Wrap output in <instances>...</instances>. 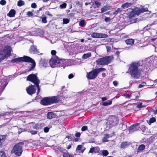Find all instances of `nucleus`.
<instances>
[{"instance_id": "ea45409f", "label": "nucleus", "mask_w": 157, "mask_h": 157, "mask_svg": "<svg viewBox=\"0 0 157 157\" xmlns=\"http://www.w3.org/2000/svg\"><path fill=\"white\" fill-rule=\"evenodd\" d=\"M100 151V149L99 147H94V153H98Z\"/></svg>"}, {"instance_id": "a878e982", "label": "nucleus", "mask_w": 157, "mask_h": 157, "mask_svg": "<svg viewBox=\"0 0 157 157\" xmlns=\"http://www.w3.org/2000/svg\"><path fill=\"white\" fill-rule=\"evenodd\" d=\"M25 4V2L24 1L20 0H19L17 2V6H19L21 7Z\"/></svg>"}, {"instance_id": "de8ad7c7", "label": "nucleus", "mask_w": 157, "mask_h": 157, "mask_svg": "<svg viewBox=\"0 0 157 157\" xmlns=\"http://www.w3.org/2000/svg\"><path fill=\"white\" fill-rule=\"evenodd\" d=\"M31 6L32 8H35L36 7V4L35 3H33L31 4Z\"/></svg>"}, {"instance_id": "a211bd4d", "label": "nucleus", "mask_w": 157, "mask_h": 157, "mask_svg": "<svg viewBox=\"0 0 157 157\" xmlns=\"http://www.w3.org/2000/svg\"><path fill=\"white\" fill-rule=\"evenodd\" d=\"M110 6L108 5H105L101 9V12L103 13L110 9Z\"/></svg>"}, {"instance_id": "1a4fd4ad", "label": "nucleus", "mask_w": 157, "mask_h": 157, "mask_svg": "<svg viewBox=\"0 0 157 157\" xmlns=\"http://www.w3.org/2000/svg\"><path fill=\"white\" fill-rule=\"evenodd\" d=\"M98 75L97 70L95 69L89 72L87 74V76L88 78L92 79L95 78Z\"/></svg>"}, {"instance_id": "4468645a", "label": "nucleus", "mask_w": 157, "mask_h": 157, "mask_svg": "<svg viewBox=\"0 0 157 157\" xmlns=\"http://www.w3.org/2000/svg\"><path fill=\"white\" fill-rule=\"evenodd\" d=\"M145 64L147 67H151L153 66V59L150 58H148L145 60Z\"/></svg>"}, {"instance_id": "5701e85b", "label": "nucleus", "mask_w": 157, "mask_h": 157, "mask_svg": "<svg viewBox=\"0 0 157 157\" xmlns=\"http://www.w3.org/2000/svg\"><path fill=\"white\" fill-rule=\"evenodd\" d=\"M145 147V146L144 144H141L138 147L137 150V152H139L141 151H142L143 150H144Z\"/></svg>"}, {"instance_id": "2f4dec72", "label": "nucleus", "mask_w": 157, "mask_h": 157, "mask_svg": "<svg viewBox=\"0 0 157 157\" xmlns=\"http://www.w3.org/2000/svg\"><path fill=\"white\" fill-rule=\"evenodd\" d=\"M112 103V101H110L109 102H104L102 103V105L103 106H107L110 105Z\"/></svg>"}, {"instance_id": "a18cd8bd", "label": "nucleus", "mask_w": 157, "mask_h": 157, "mask_svg": "<svg viewBox=\"0 0 157 157\" xmlns=\"http://www.w3.org/2000/svg\"><path fill=\"white\" fill-rule=\"evenodd\" d=\"M144 107V106L142 105V103L139 104L137 105V107L138 108H140Z\"/></svg>"}, {"instance_id": "c03bdc74", "label": "nucleus", "mask_w": 157, "mask_h": 157, "mask_svg": "<svg viewBox=\"0 0 157 157\" xmlns=\"http://www.w3.org/2000/svg\"><path fill=\"white\" fill-rule=\"evenodd\" d=\"M87 129V127L86 126H83L81 128V130L82 131H85Z\"/></svg>"}, {"instance_id": "338daca9", "label": "nucleus", "mask_w": 157, "mask_h": 157, "mask_svg": "<svg viewBox=\"0 0 157 157\" xmlns=\"http://www.w3.org/2000/svg\"><path fill=\"white\" fill-rule=\"evenodd\" d=\"M105 73H102V76H103L104 77V76H105Z\"/></svg>"}, {"instance_id": "0e129e2a", "label": "nucleus", "mask_w": 157, "mask_h": 157, "mask_svg": "<svg viewBox=\"0 0 157 157\" xmlns=\"http://www.w3.org/2000/svg\"><path fill=\"white\" fill-rule=\"evenodd\" d=\"M105 136L108 139V138H109V135L108 134H106L105 135Z\"/></svg>"}, {"instance_id": "cd10ccee", "label": "nucleus", "mask_w": 157, "mask_h": 157, "mask_svg": "<svg viewBox=\"0 0 157 157\" xmlns=\"http://www.w3.org/2000/svg\"><path fill=\"white\" fill-rule=\"evenodd\" d=\"M85 21L84 20H82L80 21L79 25L81 27H84L85 25Z\"/></svg>"}, {"instance_id": "6e6d98bb", "label": "nucleus", "mask_w": 157, "mask_h": 157, "mask_svg": "<svg viewBox=\"0 0 157 157\" xmlns=\"http://www.w3.org/2000/svg\"><path fill=\"white\" fill-rule=\"evenodd\" d=\"M74 77V75L72 74H71L69 75L68 78L69 79H71L72 78Z\"/></svg>"}, {"instance_id": "9b49d317", "label": "nucleus", "mask_w": 157, "mask_h": 157, "mask_svg": "<svg viewBox=\"0 0 157 157\" xmlns=\"http://www.w3.org/2000/svg\"><path fill=\"white\" fill-rule=\"evenodd\" d=\"M108 36L107 35L104 33H94L91 34V37L96 38H105Z\"/></svg>"}, {"instance_id": "13d9d810", "label": "nucleus", "mask_w": 157, "mask_h": 157, "mask_svg": "<svg viewBox=\"0 0 157 157\" xmlns=\"http://www.w3.org/2000/svg\"><path fill=\"white\" fill-rule=\"evenodd\" d=\"M80 133L79 132H77L75 134V136L76 137H78L80 136Z\"/></svg>"}, {"instance_id": "412c9836", "label": "nucleus", "mask_w": 157, "mask_h": 157, "mask_svg": "<svg viewBox=\"0 0 157 157\" xmlns=\"http://www.w3.org/2000/svg\"><path fill=\"white\" fill-rule=\"evenodd\" d=\"M132 4L130 3L126 2L122 5L121 7L124 9L128 8L131 6Z\"/></svg>"}, {"instance_id": "f8f14e48", "label": "nucleus", "mask_w": 157, "mask_h": 157, "mask_svg": "<svg viewBox=\"0 0 157 157\" xmlns=\"http://www.w3.org/2000/svg\"><path fill=\"white\" fill-rule=\"evenodd\" d=\"M26 90L29 94L32 95L35 93L36 90V88L35 86L31 85L29 86L28 88H27Z\"/></svg>"}, {"instance_id": "9d476101", "label": "nucleus", "mask_w": 157, "mask_h": 157, "mask_svg": "<svg viewBox=\"0 0 157 157\" xmlns=\"http://www.w3.org/2000/svg\"><path fill=\"white\" fill-rule=\"evenodd\" d=\"M148 10L147 8H144L143 7L141 9H139L138 8H136L134 10H132V12L135 14L137 15H139L141 13H143L144 12L147 11Z\"/></svg>"}, {"instance_id": "2eb2a0df", "label": "nucleus", "mask_w": 157, "mask_h": 157, "mask_svg": "<svg viewBox=\"0 0 157 157\" xmlns=\"http://www.w3.org/2000/svg\"><path fill=\"white\" fill-rule=\"evenodd\" d=\"M30 51L33 52V53L39 54L40 52L36 49V46H31L30 49Z\"/></svg>"}, {"instance_id": "603ef678", "label": "nucleus", "mask_w": 157, "mask_h": 157, "mask_svg": "<svg viewBox=\"0 0 157 157\" xmlns=\"http://www.w3.org/2000/svg\"><path fill=\"white\" fill-rule=\"evenodd\" d=\"M56 51L54 50H52L51 52V54L52 55H55L56 54Z\"/></svg>"}, {"instance_id": "4c0bfd02", "label": "nucleus", "mask_w": 157, "mask_h": 157, "mask_svg": "<svg viewBox=\"0 0 157 157\" xmlns=\"http://www.w3.org/2000/svg\"><path fill=\"white\" fill-rule=\"evenodd\" d=\"M6 137V135H0V141L4 140Z\"/></svg>"}, {"instance_id": "37998d69", "label": "nucleus", "mask_w": 157, "mask_h": 157, "mask_svg": "<svg viewBox=\"0 0 157 157\" xmlns=\"http://www.w3.org/2000/svg\"><path fill=\"white\" fill-rule=\"evenodd\" d=\"M93 152L94 153V147H92L90 149L89 153H92Z\"/></svg>"}, {"instance_id": "b1692460", "label": "nucleus", "mask_w": 157, "mask_h": 157, "mask_svg": "<svg viewBox=\"0 0 157 157\" xmlns=\"http://www.w3.org/2000/svg\"><path fill=\"white\" fill-rule=\"evenodd\" d=\"M63 157H74L73 155L70 154L68 152H64L63 153Z\"/></svg>"}, {"instance_id": "39448f33", "label": "nucleus", "mask_w": 157, "mask_h": 157, "mask_svg": "<svg viewBox=\"0 0 157 157\" xmlns=\"http://www.w3.org/2000/svg\"><path fill=\"white\" fill-rule=\"evenodd\" d=\"M11 50L10 47H5L0 51V62L10 56Z\"/></svg>"}, {"instance_id": "72a5a7b5", "label": "nucleus", "mask_w": 157, "mask_h": 157, "mask_svg": "<svg viewBox=\"0 0 157 157\" xmlns=\"http://www.w3.org/2000/svg\"><path fill=\"white\" fill-rule=\"evenodd\" d=\"M67 6V4L66 3H63L62 4L60 5L59 6V7L60 8H66Z\"/></svg>"}, {"instance_id": "7c9ffc66", "label": "nucleus", "mask_w": 157, "mask_h": 157, "mask_svg": "<svg viewBox=\"0 0 157 157\" xmlns=\"http://www.w3.org/2000/svg\"><path fill=\"white\" fill-rule=\"evenodd\" d=\"M102 154L103 155L105 156H106L108 154L109 152L108 151L106 150H103L102 151Z\"/></svg>"}, {"instance_id": "423d86ee", "label": "nucleus", "mask_w": 157, "mask_h": 157, "mask_svg": "<svg viewBox=\"0 0 157 157\" xmlns=\"http://www.w3.org/2000/svg\"><path fill=\"white\" fill-rule=\"evenodd\" d=\"M27 80L32 82L36 85L38 89L37 93H38L40 90L39 86L38 84L40 83V81L36 76L35 74H30L27 77Z\"/></svg>"}, {"instance_id": "bb28decb", "label": "nucleus", "mask_w": 157, "mask_h": 157, "mask_svg": "<svg viewBox=\"0 0 157 157\" xmlns=\"http://www.w3.org/2000/svg\"><path fill=\"white\" fill-rule=\"evenodd\" d=\"M155 121V119L154 117H152L150 119L149 122L147 121V122L150 125L151 123H154Z\"/></svg>"}, {"instance_id": "8fccbe9b", "label": "nucleus", "mask_w": 157, "mask_h": 157, "mask_svg": "<svg viewBox=\"0 0 157 157\" xmlns=\"http://www.w3.org/2000/svg\"><path fill=\"white\" fill-rule=\"evenodd\" d=\"M105 21L106 22H109L110 21V19L109 17H106L105 19Z\"/></svg>"}, {"instance_id": "052dcab7", "label": "nucleus", "mask_w": 157, "mask_h": 157, "mask_svg": "<svg viewBox=\"0 0 157 157\" xmlns=\"http://www.w3.org/2000/svg\"><path fill=\"white\" fill-rule=\"evenodd\" d=\"M107 98L105 97H102L101 98V100L103 101H105L107 100Z\"/></svg>"}, {"instance_id": "69168bd1", "label": "nucleus", "mask_w": 157, "mask_h": 157, "mask_svg": "<svg viewBox=\"0 0 157 157\" xmlns=\"http://www.w3.org/2000/svg\"><path fill=\"white\" fill-rule=\"evenodd\" d=\"M142 85L143 86H145V85H146V83L144 82H143L142 83Z\"/></svg>"}, {"instance_id": "5fc2aeb1", "label": "nucleus", "mask_w": 157, "mask_h": 157, "mask_svg": "<svg viewBox=\"0 0 157 157\" xmlns=\"http://www.w3.org/2000/svg\"><path fill=\"white\" fill-rule=\"evenodd\" d=\"M107 139V138L105 136L103 139V142H106L108 141Z\"/></svg>"}, {"instance_id": "c85d7f7f", "label": "nucleus", "mask_w": 157, "mask_h": 157, "mask_svg": "<svg viewBox=\"0 0 157 157\" xmlns=\"http://www.w3.org/2000/svg\"><path fill=\"white\" fill-rule=\"evenodd\" d=\"M96 69L97 70V71L98 74L100 72L103 71L105 70V69L102 67Z\"/></svg>"}, {"instance_id": "aec40b11", "label": "nucleus", "mask_w": 157, "mask_h": 157, "mask_svg": "<svg viewBox=\"0 0 157 157\" xmlns=\"http://www.w3.org/2000/svg\"><path fill=\"white\" fill-rule=\"evenodd\" d=\"M15 14V11L14 10H10L9 13L8 14V15L10 17H13Z\"/></svg>"}, {"instance_id": "dca6fc26", "label": "nucleus", "mask_w": 157, "mask_h": 157, "mask_svg": "<svg viewBox=\"0 0 157 157\" xmlns=\"http://www.w3.org/2000/svg\"><path fill=\"white\" fill-rule=\"evenodd\" d=\"M56 116L55 114L52 112H49L47 114V117L49 119L55 117Z\"/></svg>"}, {"instance_id": "680f3d73", "label": "nucleus", "mask_w": 157, "mask_h": 157, "mask_svg": "<svg viewBox=\"0 0 157 157\" xmlns=\"http://www.w3.org/2000/svg\"><path fill=\"white\" fill-rule=\"evenodd\" d=\"M71 144H69L67 147V149H70L71 148Z\"/></svg>"}, {"instance_id": "0eeeda50", "label": "nucleus", "mask_w": 157, "mask_h": 157, "mask_svg": "<svg viewBox=\"0 0 157 157\" xmlns=\"http://www.w3.org/2000/svg\"><path fill=\"white\" fill-rule=\"evenodd\" d=\"M110 57L106 56L101 58L96 61L97 64L100 65H106L108 64L110 62Z\"/></svg>"}, {"instance_id": "ddd939ff", "label": "nucleus", "mask_w": 157, "mask_h": 157, "mask_svg": "<svg viewBox=\"0 0 157 157\" xmlns=\"http://www.w3.org/2000/svg\"><path fill=\"white\" fill-rule=\"evenodd\" d=\"M139 123H136L130 126L129 129V131L130 133L134 131L137 130L139 129L138 126Z\"/></svg>"}, {"instance_id": "f257e3e1", "label": "nucleus", "mask_w": 157, "mask_h": 157, "mask_svg": "<svg viewBox=\"0 0 157 157\" xmlns=\"http://www.w3.org/2000/svg\"><path fill=\"white\" fill-rule=\"evenodd\" d=\"M140 64L137 63H134L131 64L129 67L128 72L131 75L135 78H138L140 76V70L139 69Z\"/></svg>"}, {"instance_id": "58836bf2", "label": "nucleus", "mask_w": 157, "mask_h": 157, "mask_svg": "<svg viewBox=\"0 0 157 157\" xmlns=\"http://www.w3.org/2000/svg\"><path fill=\"white\" fill-rule=\"evenodd\" d=\"M6 3V1L5 0H1L0 1V4L4 6Z\"/></svg>"}, {"instance_id": "a19ab883", "label": "nucleus", "mask_w": 157, "mask_h": 157, "mask_svg": "<svg viewBox=\"0 0 157 157\" xmlns=\"http://www.w3.org/2000/svg\"><path fill=\"white\" fill-rule=\"evenodd\" d=\"M32 135H35L37 133V131H34V130H31L29 132Z\"/></svg>"}, {"instance_id": "e433bc0d", "label": "nucleus", "mask_w": 157, "mask_h": 157, "mask_svg": "<svg viewBox=\"0 0 157 157\" xmlns=\"http://www.w3.org/2000/svg\"><path fill=\"white\" fill-rule=\"evenodd\" d=\"M94 3L97 6V7H99L101 5V3L97 1H94Z\"/></svg>"}, {"instance_id": "49530a36", "label": "nucleus", "mask_w": 157, "mask_h": 157, "mask_svg": "<svg viewBox=\"0 0 157 157\" xmlns=\"http://www.w3.org/2000/svg\"><path fill=\"white\" fill-rule=\"evenodd\" d=\"M49 128L47 127H46L44 128V132L46 133L48 132L49 130Z\"/></svg>"}, {"instance_id": "4be33fe9", "label": "nucleus", "mask_w": 157, "mask_h": 157, "mask_svg": "<svg viewBox=\"0 0 157 157\" xmlns=\"http://www.w3.org/2000/svg\"><path fill=\"white\" fill-rule=\"evenodd\" d=\"M41 64L44 67H47L48 65V60L45 59H43L41 61Z\"/></svg>"}, {"instance_id": "f03ea898", "label": "nucleus", "mask_w": 157, "mask_h": 157, "mask_svg": "<svg viewBox=\"0 0 157 157\" xmlns=\"http://www.w3.org/2000/svg\"><path fill=\"white\" fill-rule=\"evenodd\" d=\"M21 61L31 63L32 66L31 69L30 70V71L33 69L36 66V63L34 60L27 56H24L22 57L16 58L11 60V62L13 63H18Z\"/></svg>"}, {"instance_id": "3c124183", "label": "nucleus", "mask_w": 157, "mask_h": 157, "mask_svg": "<svg viewBox=\"0 0 157 157\" xmlns=\"http://www.w3.org/2000/svg\"><path fill=\"white\" fill-rule=\"evenodd\" d=\"M106 48L107 50V52H108L111 50V47L109 46H106Z\"/></svg>"}, {"instance_id": "c756f323", "label": "nucleus", "mask_w": 157, "mask_h": 157, "mask_svg": "<svg viewBox=\"0 0 157 157\" xmlns=\"http://www.w3.org/2000/svg\"><path fill=\"white\" fill-rule=\"evenodd\" d=\"M0 157H7L4 151H0Z\"/></svg>"}, {"instance_id": "79ce46f5", "label": "nucleus", "mask_w": 157, "mask_h": 157, "mask_svg": "<svg viewBox=\"0 0 157 157\" xmlns=\"http://www.w3.org/2000/svg\"><path fill=\"white\" fill-rule=\"evenodd\" d=\"M42 22L43 23H46L47 22L46 17H44L42 18Z\"/></svg>"}, {"instance_id": "393cba45", "label": "nucleus", "mask_w": 157, "mask_h": 157, "mask_svg": "<svg viewBox=\"0 0 157 157\" xmlns=\"http://www.w3.org/2000/svg\"><path fill=\"white\" fill-rule=\"evenodd\" d=\"M91 56V53L90 52L84 54L82 56V58L84 59H87Z\"/></svg>"}, {"instance_id": "e2e57ef3", "label": "nucleus", "mask_w": 157, "mask_h": 157, "mask_svg": "<svg viewBox=\"0 0 157 157\" xmlns=\"http://www.w3.org/2000/svg\"><path fill=\"white\" fill-rule=\"evenodd\" d=\"M143 86L142 85V83L141 84H140L139 86H138V87L139 88H141L142 87H143Z\"/></svg>"}, {"instance_id": "20e7f679", "label": "nucleus", "mask_w": 157, "mask_h": 157, "mask_svg": "<svg viewBox=\"0 0 157 157\" xmlns=\"http://www.w3.org/2000/svg\"><path fill=\"white\" fill-rule=\"evenodd\" d=\"M59 99L57 96H53L51 97H46L42 100L41 103L44 105H48L51 104L58 102Z\"/></svg>"}, {"instance_id": "09e8293b", "label": "nucleus", "mask_w": 157, "mask_h": 157, "mask_svg": "<svg viewBox=\"0 0 157 157\" xmlns=\"http://www.w3.org/2000/svg\"><path fill=\"white\" fill-rule=\"evenodd\" d=\"M27 15L29 16H30L33 15V13L31 12L28 11L27 12Z\"/></svg>"}, {"instance_id": "774afa93", "label": "nucleus", "mask_w": 157, "mask_h": 157, "mask_svg": "<svg viewBox=\"0 0 157 157\" xmlns=\"http://www.w3.org/2000/svg\"><path fill=\"white\" fill-rule=\"evenodd\" d=\"M157 113V109L154 111V113L156 114Z\"/></svg>"}, {"instance_id": "f3484780", "label": "nucleus", "mask_w": 157, "mask_h": 157, "mask_svg": "<svg viewBox=\"0 0 157 157\" xmlns=\"http://www.w3.org/2000/svg\"><path fill=\"white\" fill-rule=\"evenodd\" d=\"M130 143L127 142H122L121 145V147L122 148H124L128 147Z\"/></svg>"}, {"instance_id": "864d4df0", "label": "nucleus", "mask_w": 157, "mask_h": 157, "mask_svg": "<svg viewBox=\"0 0 157 157\" xmlns=\"http://www.w3.org/2000/svg\"><path fill=\"white\" fill-rule=\"evenodd\" d=\"M67 138L68 140L69 141H71V136H67L66 138V139Z\"/></svg>"}, {"instance_id": "c9c22d12", "label": "nucleus", "mask_w": 157, "mask_h": 157, "mask_svg": "<svg viewBox=\"0 0 157 157\" xmlns=\"http://www.w3.org/2000/svg\"><path fill=\"white\" fill-rule=\"evenodd\" d=\"M82 147V145H78L76 148V151L77 152L78 151L80 150Z\"/></svg>"}, {"instance_id": "7ed1b4c3", "label": "nucleus", "mask_w": 157, "mask_h": 157, "mask_svg": "<svg viewBox=\"0 0 157 157\" xmlns=\"http://www.w3.org/2000/svg\"><path fill=\"white\" fill-rule=\"evenodd\" d=\"M24 145L23 142H20L16 144L12 150L11 153H14L17 156H20L23 151L22 146Z\"/></svg>"}, {"instance_id": "f704fd0d", "label": "nucleus", "mask_w": 157, "mask_h": 157, "mask_svg": "<svg viewBox=\"0 0 157 157\" xmlns=\"http://www.w3.org/2000/svg\"><path fill=\"white\" fill-rule=\"evenodd\" d=\"M121 10L120 8H118L117 10L113 12L114 14H117L119 12H121Z\"/></svg>"}, {"instance_id": "473e14b6", "label": "nucleus", "mask_w": 157, "mask_h": 157, "mask_svg": "<svg viewBox=\"0 0 157 157\" xmlns=\"http://www.w3.org/2000/svg\"><path fill=\"white\" fill-rule=\"evenodd\" d=\"M63 24H67L69 22V20L67 18H63Z\"/></svg>"}, {"instance_id": "bf43d9fd", "label": "nucleus", "mask_w": 157, "mask_h": 157, "mask_svg": "<svg viewBox=\"0 0 157 157\" xmlns=\"http://www.w3.org/2000/svg\"><path fill=\"white\" fill-rule=\"evenodd\" d=\"M113 84L115 86H117L118 84L117 82L116 81H114L113 82Z\"/></svg>"}, {"instance_id": "6e6552de", "label": "nucleus", "mask_w": 157, "mask_h": 157, "mask_svg": "<svg viewBox=\"0 0 157 157\" xmlns=\"http://www.w3.org/2000/svg\"><path fill=\"white\" fill-rule=\"evenodd\" d=\"M62 62L61 60L55 58H51L49 60V63L50 66L52 67H55L58 64Z\"/></svg>"}, {"instance_id": "6ab92c4d", "label": "nucleus", "mask_w": 157, "mask_h": 157, "mask_svg": "<svg viewBox=\"0 0 157 157\" xmlns=\"http://www.w3.org/2000/svg\"><path fill=\"white\" fill-rule=\"evenodd\" d=\"M125 43L127 44L132 45L134 42V40L132 39H128L125 41Z\"/></svg>"}, {"instance_id": "4d7b16f0", "label": "nucleus", "mask_w": 157, "mask_h": 157, "mask_svg": "<svg viewBox=\"0 0 157 157\" xmlns=\"http://www.w3.org/2000/svg\"><path fill=\"white\" fill-rule=\"evenodd\" d=\"M124 96L127 98H130V96L128 94H125L124 95Z\"/></svg>"}]
</instances>
